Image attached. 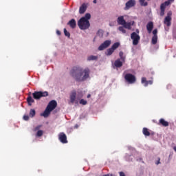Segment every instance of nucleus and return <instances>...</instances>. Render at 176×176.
Masks as SVG:
<instances>
[{"label": "nucleus", "instance_id": "nucleus-22", "mask_svg": "<svg viewBox=\"0 0 176 176\" xmlns=\"http://www.w3.org/2000/svg\"><path fill=\"white\" fill-rule=\"evenodd\" d=\"M142 133L146 137H149V135H151V132H149L148 128H143Z\"/></svg>", "mask_w": 176, "mask_h": 176}, {"label": "nucleus", "instance_id": "nucleus-26", "mask_svg": "<svg viewBox=\"0 0 176 176\" xmlns=\"http://www.w3.org/2000/svg\"><path fill=\"white\" fill-rule=\"evenodd\" d=\"M36 111H35V109H30V114H29V116L30 118H34V116H35L36 115Z\"/></svg>", "mask_w": 176, "mask_h": 176}, {"label": "nucleus", "instance_id": "nucleus-24", "mask_svg": "<svg viewBox=\"0 0 176 176\" xmlns=\"http://www.w3.org/2000/svg\"><path fill=\"white\" fill-rule=\"evenodd\" d=\"M27 101H28V105H30V107H31L32 105V103L35 102V101L34 100V99H32V97H31V96L28 97Z\"/></svg>", "mask_w": 176, "mask_h": 176}, {"label": "nucleus", "instance_id": "nucleus-9", "mask_svg": "<svg viewBox=\"0 0 176 176\" xmlns=\"http://www.w3.org/2000/svg\"><path fill=\"white\" fill-rule=\"evenodd\" d=\"M171 16H173V12L171 11H169L167 13V16L164 19V24H166L167 27H170V25H171Z\"/></svg>", "mask_w": 176, "mask_h": 176}, {"label": "nucleus", "instance_id": "nucleus-14", "mask_svg": "<svg viewBox=\"0 0 176 176\" xmlns=\"http://www.w3.org/2000/svg\"><path fill=\"white\" fill-rule=\"evenodd\" d=\"M117 22L119 25H124L126 24V21L124 20V17L123 16H119L117 19Z\"/></svg>", "mask_w": 176, "mask_h": 176}, {"label": "nucleus", "instance_id": "nucleus-19", "mask_svg": "<svg viewBox=\"0 0 176 176\" xmlns=\"http://www.w3.org/2000/svg\"><path fill=\"white\" fill-rule=\"evenodd\" d=\"M131 25H134V21L131 22H125L123 27L126 28V30H131Z\"/></svg>", "mask_w": 176, "mask_h": 176}, {"label": "nucleus", "instance_id": "nucleus-5", "mask_svg": "<svg viewBox=\"0 0 176 176\" xmlns=\"http://www.w3.org/2000/svg\"><path fill=\"white\" fill-rule=\"evenodd\" d=\"M32 96L34 100H41L42 97H47L49 96V93L47 91H34L32 94Z\"/></svg>", "mask_w": 176, "mask_h": 176}, {"label": "nucleus", "instance_id": "nucleus-43", "mask_svg": "<svg viewBox=\"0 0 176 176\" xmlns=\"http://www.w3.org/2000/svg\"><path fill=\"white\" fill-rule=\"evenodd\" d=\"M173 150L176 152V146L173 147Z\"/></svg>", "mask_w": 176, "mask_h": 176}, {"label": "nucleus", "instance_id": "nucleus-3", "mask_svg": "<svg viewBox=\"0 0 176 176\" xmlns=\"http://www.w3.org/2000/svg\"><path fill=\"white\" fill-rule=\"evenodd\" d=\"M91 19L90 13L85 14V16L81 17L78 21V25L80 30H89L90 28V22L89 20Z\"/></svg>", "mask_w": 176, "mask_h": 176}, {"label": "nucleus", "instance_id": "nucleus-10", "mask_svg": "<svg viewBox=\"0 0 176 176\" xmlns=\"http://www.w3.org/2000/svg\"><path fill=\"white\" fill-rule=\"evenodd\" d=\"M111 40H107L98 47V50L100 51L105 50L107 47H109V46L111 45Z\"/></svg>", "mask_w": 176, "mask_h": 176}, {"label": "nucleus", "instance_id": "nucleus-40", "mask_svg": "<svg viewBox=\"0 0 176 176\" xmlns=\"http://www.w3.org/2000/svg\"><path fill=\"white\" fill-rule=\"evenodd\" d=\"M156 164H160V158H158V162Z\"/></svg>", "mask_w": 176, "mask_h": 176}, {"label": "nucleus", "instance_id": "nucleus-29", "mask_svg": "<svg viewBox=\"0 0 176 176\" xmlns=\"http://www.w3.org/2000/svg\"><path fill=\"white\" fill-rule=\"evenodd\" d=\"M36 137H42L43 135V131L38 130L36 133Z\"/></svg>", "mask_w": 176, "mask_h": 176}, {"label": "nucleus", "instance_id": "nucleus-15", "mask_svg": "<svg viewBox=\"0 0 176 176\" xmlns=\"http://www.w3.org/2000/svg\"><path fill=\"white\" fill-rule=\"evenodd\" d=\"M87 9V6L86 5V3L82 4L79 8L80 14H83V13L86 12Z\"/></svg>", "mask_w": 176, "mask_h": 176}, {"label": "nucleus", "instance_id": "nucleus-38", "mask_svg": "<svg viewBox=\"0 0 176 176\" xmlns=\"http://www.w3.org/2000/svg\"><path fill=\"white\" fill-rule=\"evenodd\" d=\"M57 35H61V32L60 30H56Z\"/></svg>", "mask_w": 176, "mask_h": 176}, {"label": "nucleus", "instance_id": "nucleus-34", "mask_svg": "<svg viewBox=\"0 0 176 176\" xmlns=\"http://www.w3.org/2000/svg\"><path fill=\"white\" fill-rule=\"evenodd\" d=\"M164 11H165L164 10H161V12L160 13V16H164Z\"/></svg>", "mask_w": 176, "mask_h": 176}, {"label": "nucleus", "instance_id": "nucleus-2", "mask_svg": "<svg viewBox=\"0 0 176 176\" xmlns=\"http://www.w3.org/2000/svg\"><path fill=\"white\" fill-rule=\"evenodd\" d=\"M83 98V92L82 91H76L73 90L69 94V103L70 104H80L81 105H86L87 101L82 99Z\"/></svg>", "mask_w": 176, "mask_h": 176}, {"label": "nucleus", "instance_id": "nucleus-18", "mask_svg": "<svg viewBox=\"0 0 176 176\" xmlns=\"http://www.w3.org/2000/svg\"><path fill=\"white\" fill-rule=\"evenodd\" d=\"M121 59H117L114 62V65L116 68H120V67L123 66V61L120 60Z\"/></svg>", "mask_w": 176, "mask_h": 176}, {"label": "nucleus", "instance_id": "nucleus-12", "mask_svg": "<svg viewBox=\"0 0 176 176\" xmlns=\"http://www.w3.org/2000/svg\"><path fill=\"white\" fill-rule=\"evenodd\" d=\"M135 6V0H129L125 4V10H129L131 8Z\"/></svg>", "mask_w": 176, "mask_h": 176}, {"label": "nucleus", "instance_id": "nucleus-35", "mask_svg": "<svg viewBox=\"0 0 176 176\" xmlns=\"http://www.w3.org/2000/svg\"><path fill=\"white\" fill-rule=\"evenodd\" d=\"M23 119H24V120H29L30 116H23Z\"/></svg>", "mask_w": 176, "mask_h": 176}, {"label": "nucleus", "instance_id": "nucleus-33", "mask_svg": "<svg viewBox=\"0 0 176 176\" xmlns=\"http://www.w3.org/2000/svg\"><path fill=\"white\" fill-rule=\"evenodd\" d=\"M41 127H42L41 125H38L37 126H36V127L34 129V131H38V130H39V129H41Z\"/></svg>", "mask_w": 176, "mask_h": 176}, {"label": "nucleus", "instance_id": "nucleus-37", "mask_svg": "<svg viewBox=\"0 0 176 176\" xmlns=\"http://www.w3.org/2000/svg\"><path fill=\"white\" fill-rule=\"evenodd\" d=\"M120 176H126V175L123 172H120Z\"/></svg>", "mask_w": 176, "mask_h": 176}, {"label": "nucleus", "instance_id": "nucleus-13", "mask_svg": "<svg viewBox=\"0 0 176 176\" xmlns=\"http://www.w3.org/2000/svg\"><path fill=\"white\" fill-rule=\"evenodd\" d=\"M142 83L144 85L145 87L148 86V85H153V80H146V78L142 77Z\"/></svg>", "mask_w": 176, "mask_h": 176}, {"label": "nucleus", "instance_id": "nucleus-44", "mask_svg": "<svg viewBox=\"0 0 176 176\" xmlns=\"http://www.w3.org/2000/svg\"><path fill=\"white\" fill-rule=\"evenodd\" d=\"M94 3H97V0H94Z\"/></svg>", "mask_w": 176, "mask_h": 176}, {"label": "nucleus", "instance_id": "nucleus-23", "mask_svg": "<svg viewBox=\"0 0 176 176\" xmlns=\"http://www.w3.org/2000/svg\"><path fill=\"white\" fill-rule=\"evenodd\" d=\"M119 56H120V60H121V61H122L123 63H124V61H126V56H124V54L123 53V52H120L119 53Z\"/></svg>", "mask_w": 176, "mask_h": 176}, {"label": "nucleus", "instance_id": "nucleus-25", "mask_svg": "<svg viewBox=\"0 0 176 176\" xmlns=\"http://www.w3.org/2000/svg\"><path fill=\"white\" fill-rule=\"evenodd\" d=\"M157 43V36H153L151 39V44L156 45Z\"/></svg>", "mask_w": 176, "mask_h": 176}, {"label": "nucleus", "instance_id": "nucleus-42", "mask_svg": "<svg viewBox=\"0 0 176 176\" xmlns=\"http://www.w3.org/2000/svg\"><path fill=\"white\" fill-rule=\"evenodd\" d=\"M168 1L171 3V2H174V0H168Z\"/></svg>", "mask_w": 176, "mask_h": 176}, {"label": "nucleus", "instance_id": "nucleus-31", "mask_svg": "<svg viewBox=\"0 0 176 176\" xmlns=\"http://www.w3.org/2000/svg\"><path fill=\"white\" fill-rule=\"evenodd\" d=\"M160 10H166V6L164 5V3H162L160 6Z\"/></svg>", "mask_w": 176, "mask_h": 176}, {"label": "nucleus", "instance_id": "nucleus-11", "mask_svg": "<svg viewBox=\"0 0 176 176\" xmlns=\"http://www.w3.org/2000/svg\"><path fill=\"white\" fill-rule=\"evenodd\" d=\"M58 140L62 144H68V140H67V135L64 132H60L58 135Z\"/></svg>", "mask_w": 176, "mask_h": 176}, {"label": "nucleus", "instance_id": "nucleus-20", "mask_svg": "<svg viewBox=\"0 0 176 176\" xmlns=\"http://www.w3.org/2000/svg\"><path fill=\"white\" fill-rule=\"evenodd\" d=\"M67 24L71 27V28H75L76 27V21H75V19H72Z\"/></svg>", "mask_w": 176, "mask_h": 176}, {"label": "nucleus", "instance_id": "nucleus-27", "mask_svg": "<svg viewBox=\"0 0 176 176\" xmlns=\"http://www.w3.org/2000/svg\"><path fill=\"white\" fill-rule=\"evenodd\" d=\"M139 2L141 6H148V2L145 0H139Z\"/></svg>", "mask_w": 176, "mask_h": 176}, {"label": "nucleus", "instance_id": "nucleus-32", "mask_svg": "<svg viewBox=\"0 0 176 176\" xmlns=\"http://www.w3.org/2000/svg\"><path fill=\"white\" fill-rule=\"evenodd\" d=\"M153 36H157V29H155L153 31Z\"/></svg>", "mask_w": 176, "mask_h": 176}, {"label": "nucleus", "instance_id": "nucleus-1", "mask_svg": "<svg viewBox=\"0 0 176 176\" xmlns=\"http://www.w3.org/2000/svg\"><path fill=\"white\" fill-rule=\"evenodd\" d=\"M70 75L76 82H86L90 79V69L75 67L71 70Z\"/></svg>", "mask_w": 176, "mask_h": 176}, {"label": "nucleus", "instance_id": "nucleus-4", "mask_svg": "<svg viewBox=\"0 0 176 176\" xmlns=\"http://www.w3.org/2000/svg\"><path fill=\"white\" fill-rule=\"evenodd\" d=\"M56 107H57V102L56 100H51L48 103L44 112L41 114V116H43L44 118H47V116L50 115V112H52V111H54V109H56Z\"/></svg>", "mask_w": 176, "mask_h": 176}, {"label": "nucleus", "instance_id": "nucleus-36", "mask_svg": "<svg viewBox=\"0 0 176 176\" xmlns=\"http://www.w3.org/2000/svg\"><path fill=\"white\" fill-rule=\"evenodd\" d=\"M164 5H165L166 6H168V5H170V1H165L164 3H163Z\"/></svg>", "mask_w": 176, "mask_h": 176}, {"label": "nucleus", "instance_id": "nucleus-28", "mask_svg": "<svg viewBox=\"0 0 176 176\" xmlns=\"http://www.w3.org/2000/svg\"><path fill=\"white\" fill-rule=\"evenodd\" d=\"M124 26H120L118 28V30H120V32H122V34H126V29H124Z\"/></svg>", "mask_w": 176, "mask_h": 176}, {"label": "nucleus", "instance_id": "nucleus-7", "mask_svg": "<svg viewBox=\"0 0 176 176\" xmlns=\"http://www.w3.org/2000/svg\"><path fill=\"white\" fill-rule=\"evenodd\" d=\"M131 39L133 41V46H137L138 43H140V40L141 39V37L138 34L133 32L131 34Z\"/></svg>", "mask_w": 176, "mask_h": 176}, {"label": "nucleus", "instance_id": "nucleus-17", "mask_svg": "<svg viewBox=\"0 0 176 176\" xmlns=\"http://www.w3.org/2000/svg\"><path fill=\"white\" fill-rule=\"evenodd\" d=\"M158 124H160L161 126H163L164 127H168V122L166 121L164 119L161 118L159 120Z\"/></svg>", "mask_w": 176, "mask_h": 176}, {"label": "nucleus", "instance_id": "nucleus-21", "mask_svg": "<svg viewBox=\"0 0 176 176\" xmlns=\"http://www.w3.org/2000/svg\"><path fill=\"white\" fill-rule=\"evenodd\" d=\"M98 59V56L94 55H90L87 57V61H96Z\"/></svg>", "mask_w": 176, "mask_h": 176}, {"label": "nucleus", "instance_id": "nucleus-16", "mask_svg": "<svg viewBox=\"0 0 176 176\" xmlns=\"http://www.w3.org/2000/svg\"><path fill=\"white\" fill-rule=\"evenodd\" d=\"M146 30L148 34H151L152 32V30H153V22L150 21L147 23Z\"/></svg>", "mask_w": 176, "mask_h": 176}, {"label": "nucleus", "instance_id": "nucleus-6", "mask_svg": "<svg viewBox=\"0 0 176 176\" xmlns=\"http://www.w3.org/2000/svg\"><path fill=\"white\" fill-rule=\"evenodd\" d=\"M119 46H120V43L119 42L115 43L111 46V48H109L107 50V52H105L106 56H112V54H113V52H115L116 49L119 47Z\"/></svg>", "mask_w": 176, "mask_h": 176}, {"label": "nucleus", "instance_id": "nucleus-8", "mask_svg": "<svg viewBox=\"0 0 176 176\" xmlns=\"http://www.w3.org/2000/svg\"><path fill=\"white\" fill-rule=\"evenodd\" d=\"M124 79L126 82H127V83H129V85H133V83H135V81L137 80L135 76L131 74H125Z\"/></svg>", "mask_w": 176, "mask_h": 176}, {"label": "nucleus", "instance_id": "nucleus-41", "mask_svg": "<svg viewBox=\"0 0 176 176\" xmlns=\"http://www.w3.org/2000/svg\"><path fill=\"white\" fill-rule=\"evenodd\" d=\"M87 97V98H90V97H91V95L88 94Z\"/></svg>", "mask_w": 176, "mask_h": 176}, {"label": "nucleus", "instance_id": "nucleus-45", "mask_svg": "<svg viewBox=\"0 0 176 176\" xmlns=\"http://www.w3.org/2000/svg\"><path fill=\"white\" fill-rule=\"evenodd\" d=\"M100 32H101V31H99L98 33L100 34Z\"/></svg>", "mask_w": 176, "mask_h": 176}, {"label": "nucleus", "instance_id": "nucleus-30", "mask_svg": "<svg viewBox=\"0 0 176 176\" xmlns=\"http://www.w3.org/2000/svg\"><path fill=\"white\" fill-rule=\"evenodd\" d=\"M64 34L65 36H67V38H69L71 36V34H69V32L67 31V29H64Z\"/></svg>", "mask_w": 176, "mask_h": 176}, {"label": "nucleus", "instance_id": "nucleus-39", "mask_svg": "<svg viewBox=\"0 0 176 176\" xmlns=\"http://www.w3.org/2000/svg\"><path fill=\"white\" fill-rule=\"evenodd\" d=\"M136 34H140V30L138 29L136 30Z\"/></svg>", "mask_w": 176, "mask_h": 176}]
</instances>
